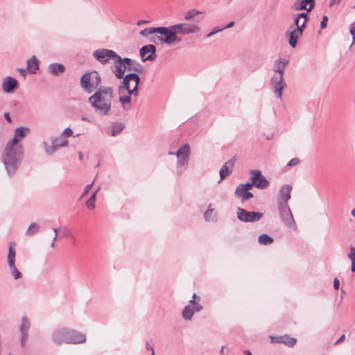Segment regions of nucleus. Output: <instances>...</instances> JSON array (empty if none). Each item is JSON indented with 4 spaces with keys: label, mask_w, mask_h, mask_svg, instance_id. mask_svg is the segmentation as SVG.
Here are the masks:
<instances>
[{
    "label": "nucleus",
    "mask_w": 355,
    "mask_h": 355,
    "mask_svg": "<svg viewBox=\"0 0 355 355\" xmlns=\"http://www.w3.org/2000/svg\"><path fill=\"white\" fill-rule=\"evenodd\" d=\"M30 132V128L25 126H19L15 129L14 137L8 144L14 146H23L20 141L26 137Z\"/></svg>",
    "instance_id": "nucleus-11"
},
{
    "label": "nucleus",
    "mask_w": 355,
    "mask_h": 355,
    "mask_svg": "<svg viewBox=\"0 0 355 355\" xmlns=\"http://www.w3.org/2000/svg\"><path fill=\"white\" fill-rule=\"evenodd\" d=\"M24 155L23 146L7 144L2 154V162L9 176L15 174Z\"/></svg>",
    "instance_id": "nucleus-2"
},
{
    "label": "nucleus",
    "mask_w": 355,
    "mask_h": 355,
    "mask_svg": "<svg viewBox=\"0 0 355 355\" xmlns=\"http://www.w3.org/2000/svg\"><path fill=\"white\" fill-rule=\"evenodd\" d=\"M126 69H127L122 62H114L113 72L118 79L124 78V77L125 76H124V74Z\"/></svg>",
    "instance_id": "nucleus-26"
},
{
    "label": "nucleus",
    "mask_w": 355,
    "mask_h": 355,
    "mask_svg": "<svg viewBox=\"0 0 355 355\" xmlns=\"http://www.w3.org/2000/svg\"><path fill=\"white\" fill-rule=\"evenodd\" d=\"M10 269V272L13 275L15 279H18L21 277V273L17 269L15 264L8 265Z\"/></svg>",
    "instance_id": "nucleus-38"
},
{
    "label": "nucleus",
    "mask_w": 355,
    "mask_h": 355,
    "mask_svg": "<svg viewBox=\"0 0 355 355\" xmlns=\"http://www.w3.org/2000/svg\"><path fill=\"white\" fill-rule=\"evenodd\" d=\"M157 30H158V27L146 28L140 31V35H141L144 37H148V35H150L151 34L157 33Z\"/></svg>",
    "instance_id": "nucleus-37"
},
{
    "label": "nucleus",
    "mask_w": 355,
    "mask_h": 355,
    "mask_svg": "<svg viewBox=\"0 0 355 355\" xmlns=\"http://www.w3.org/2000/svg\"><path fill=\"white\" fill-rule=\"evenodd\" d=\"M176 35L178 34L188 35L199 31V27L196 25L182 23L172 26Z\"/></svg>",
    "instance_id": "nucleus-10"
},
{
    "label": "nucleus",
    "mask_w": 355,
    "mask_h": 355,
    "mask_svg": "<svg viewBox=\"0 0 355 355\" xmlns=\"http://www.w3.org/2000/svg\"><path fill=\"white\" fill-rule=\"evenodd\" d=\"M29 327H30L29 321L26 318H23L21 320V326L19 328V330L21 334V343L22 346L24 345V342L26 341V338L28 336V330Z\"/></svg>",
    "instance_id": "nucleus-23"
},
{
    "label": "nucleus",
    "mask_w": 355,
    "mask_h": 355,
    "mask_svg": "<svg viewBox=\"0 0 355 355\" xmlns=\"http://www.w3.org/2000/svg\"><path fill=\"white\" fill-rule=\"evenodd\" d=\"M339 286H340V282L339 280L338 279V278H334V288L336 289V290H338L339 288Z\"/></svg>",
    "instance_id": "nucleus-53"
},
{
    "label": "nucleus",
    "mask_w": 355,
    "mask_h": 355,
    "mask_svg": "<svg viewBox=\"0 0 355 355\" xmlns=\"http://www.w3.org/2000/svg\"><path fill=\"white\" fill-rule=\"evenodd\" d=\"M235 196L241 198L242 202L247 201L253 197V194L241 187L237 186L234 192Z\"/></svg>",
    "instance_id": "nucleus-24"
},
{
    "label": "nucleus",
    "mask_w": 355,
    "mask_h": 355,
    "mask_svg": "<svg viewBox=\"0 0 355 355\" xmlns=\"http://www.w3.org/2000/svg\"><path fill=\"white\" fill-rule=\"evenodd\" d=\"M307 21L304 20L302 23L300 22V20H299V17H296L295 19V24L297 26L296 28H300L302 31V33H303L304 28L306 27V23Z\"/></svg>",
    "instance_id": "nucleus-40"
},
{
    "label": "nucleus",
    "mask_w": 355,
    "mask_h": 355,
    "mask_svg": "<svg viewBox=\"0 0 355 355\" xmlns=\"http://www.w3.org/2000/svg\"><path fill=\"white\" fill-rule=\"evenodd\" d=\"M234 25V21H232L230 22L228 24H227L225 26H224L223 28H225H225H231Z\"/></svg>",
    "instance_id": "nucleus-59"
},
{
    "label": "nucleus",
    "mask_w": 355,
    "mask_h": 355,
    "mask_svg": "<svg viewBox=\"0 0 355 355\" xmlns=\"http://www.w3.org/2000/svg\"><path fill=\"white\" fill-rule=\"evenodd\" d=\"M214 209L209 208L205 213H204V217L206 220H211V215L213 214Z\"/></svg>",
    "instance_id": "nucleus-45"
},
{
    "label": "nucleus",
    "mask_w": 355,
    "mask_h": 355,
    "mask_svg": "<svg viewBox=\"0 0 355 355\" xmlns=\"http://www.w3.org/2000/svg\"><path fill=\"white\" fill-rule=\"evenodd\" d=\"M244 354L245 355H252V352L249 349L244 350Z\"/></svg>",
    "instance_id": "nucleus-62"
},
{
    "label": "nucleus",
    "mask_w": 355,
    "mask_h": 355,
    "mask_svg": "<svg viewBox=\"0 0 355 355\" xmlns=\"http://www.w3.org/2000/svg\"><path fill=\"white\" fill-rule=\"evenodd\" d=\"M96 192H94L90 198L86 202L87 207L89 209H94L95 208Z\"/></svg>",
    "instance_id": "nucleus-36"
},
{
    "label": "nucleus",
    "mask_w": 355,
    "mask_h": 355,
    "mask_svg": "<svg viewBox=\"0 0 355 355\" xmlns=\"http://www.w3.org/2000/svg\"><path fill=\"white\" fill-rule=\"evenodd\" d=\"M288 64V60L286 59H278L274 62L272 70L275 72L273 76H284L286 67Z\"/></svg>",
    "instance_id": "nucleus-19"
},
{
    "label": "nucleus",
    "mask_w": 355,
    "mask_h": 355,
    "mask_svg": "<svg viewBox=\"0 0 355 355\" xmlns=\"http://www.w3.org/2000/svg\"><path fill=\"white\" fill-rule=\"evenodd\" d=\"M200 13H201V12L196 10H192L187 11L184 13V19L186 20H190L193 17H195L196 15H197Z\"/></svg>",
    "instance_id": "nucleus-39"
},
{
    "label": "nucleus",
    "mask_w": 355,
    "mask_h": 355,
    "mask_svg": "<svg viewBox=\"0 0 355 355\" xmlns=\"http://www.w3.org/2000/svg\"><path fill=\"white\" fill-rule=\"evenodd\" d=\"M250 180H253L254 186L260 189H264L268 187L269 182L262 175L261 172L259 170H252L250 171Z\"/></svg>",
    "instance_id": "nucleus-13"
},
{
    "label": "nucleus",
    "mask_w": 355,
    "mask_h": 355,
    "mask_svg": "<svg viewBox=\"0 0 355 355\" xmlns=\"http://www.w3.org/2000/svg\"><path fill=\"white\" fill-rule=\"evenodd\" d=\"M16 257V250L14 248V245H9L8 249V264L12 265L15 264Z\"/></svg>",
    "instance_id": "nucleus-31"
},
{
    "label": "nucleus",
    "mask_w": 355,
    "mask_h": 355,
    "mask_svg": "<svg viewBox=\"0 0 355 355\" xmlns=\"http://www.w3.org/2000/svg\"><path fill=\"white\" fill-rule=\"evenodd\" d=\"M72 134H73V132H72L71 129L69 128H67L64 130V131L62 132V136L68 137H71L72 135Z\"/></svg>",
    "instance_id": "nucleus-50"
},
{
    "label": "nucleus",
    "mask_w": 355,
    "mask_h": 355,
    "mask_svg": "<svg viewBox=\"0 0 355 355\" xmlns=\"http://www.w3.org/2000/svg\"><path fill=\"white\" fill-rule=\"evenodd\" d=\"M19 87L17 80L10 76L6 77L2 83V89L6 93H13Z\"/></svg>",
    "instance_id": "nucleus-18"
},
{
    "label": "nucleus",
    "mask_w": 355,
    "mask_h": 355,
    "mask_svg": "<svg viewBox=\"0 0 355 355\" xmlns=\"http://www.w3.org/2000/svg\"><path fill=\"white\" fill-rule=\"evenodd\" d=\"M258 241L260 244L272 243L273 239L267 234H261L258 238Z\"/></svg>",
    "instance_id": "nucleus-35"
},
{
    "label": "nucleus",
    "mask_w": 355,
    "mask_h": 355,
    "mask_svg": "<svg viewBox=\"0 0 355 355\" xmlns=\"http://www.w3.org/2000/svg\"><path fill=\"white\" fill-rule=\"evenodd\" d=\"M255 182L253 180H251L250 182L246 183V184H241L239 186L241 187L245 190H250L253 186H254Z\"/></svg>",
    "instance_id": "nucleus-42"
},
{
    "label": "nucleus",
    "mask_w": 355,
    "mask_h": 355,
    "mask_svg": "<svg viewBox=\"0 0 355 355\" xmlns=\"http://www.w3.org/2000/svg\"><path fill=\"white\" fill-rule=\"evenodd\" d=\"M124 124L123 123H115L112 125V136H116L119 134L124 128Z\"/></svg>",
    "instance_id": "nucleus-34"
},
{
    "label": "nucleus",
    "mask_w": 355,
    "mask_h": 355,
    "mask_svg": "<svg viewBox=\"0 0 355 355\" xmlns=\"http://www.w3.org/2000/svg\"><path fill=\"white\" fill-rule=\"evenodd\" d=\"M189 304H191V306H193L196 304H199L198 302L196 301L195 299H191L189 301Z\"/></svg>",
    "instance_id": "nucleus-58"
},
{
    "label": "nucleus",
    "mask_w": 355,
    "mask_h": 355,
    "mask_svg": "<svg viewBox=\"0 0 355 355\" xmlns=\"http://www.w3.org/2000/svg\"><path fill=\"white\" fill-rule=\"evenodd\" d=\"M340 1L338 0H331L329 2V7L333 6L336 3H339Z\"/></svg>",
    "instance_id": "nucleus-57"
},
{
    "label": "nucleus",
    "mask_w": 355,
    "mask_h": 355,
    "mask_svg": "<svg viewBox=\"0 0 355 355\" xmlns=\"http://www.w3.org/2000/svg\"><path fill=\"white\" fill-rule=\"evenodd\" d=\"M190 153V148L188 144L182 146L176 153L178 162V166H184L188 161V157Z\"/></svg>",
    "instance_id": "nucleus-16"
},
{
    "label": "nucleus",
    "mask_w": 355,
    "mask_h": 355,
    "mask_svg": "<svg viewBox=\"0 0 355 355\" xmlns=\"http://www.w3.org/2000/svg\"><path fill=\"white\" fill-rule=\"evenodd\" d=\"M147 22H148V21H144V20H142V21H139L137 22V25H138V26H139V25H141V24H146V23H147Z\"/></svg>",
    "instance_id": "nucleus-63"
},
{
    "label": "nucleus",
    "mask_w": 355,
    "mask_h": 355,
    "mask_svg": "<svg viewBox=\"0 0 355 355\" xmlns=\"http://www.w3.org/2000/svg\"><path fill=\"white\" fill-rule=\"evenodd\" d=\"M128 75H133L136 78H137L138 80H135V78H132L133 80H130L128 82V84H129V87H130V90L134 89L135 85L137 86V95H138V85L140 82L139 76L136 73H128Z\"/></svg>",
    "instance_id": "nucleus-33"
},
{
    "label": "nucleus",
    "mask_w": 355,
    "mask_h": 355,
    "mask_svg": "<svg viewBox=\"0 0 355 355\" xmlns=\"http://www.w3.org/2000/svg\"><path fill=\"white\" fill-rule=\"evenodd\" d=\"M47 71L53 76H58L65 72V67L60 63H51L48 66Z\"/></svg>",
    "instance_id": "nucleus-21"
},
{
    "label": "nucleus",
    "mask_w": 355,
    "mask_h": 355,
    "mask_svg": "<svg viewBox=\"0 0 355 355\" xmlns=\"http://www.w3.org/2000/svg\"><path fill=\"white\" fill-rule=\"evenodd\" d=\"M146 347L148 351H153V348L149 345L148 343H146Z\"/></svg>",
    "instance_id": "nucleus-60"
},
{
    "label": "nucleus",
    "mask_w": 355,
    "mask_h": 355,
    "mask_svg": "<svg viewBox=\"0 0 355 355\" xmlns=\"http://www.w3.org/2000/svg\"><path fill=\"white\" fill-rule=\"evenodd\" d=\"M52 340L57 344L63 343L79 344L85 342L86 336L73 329H61L53 332Z\"/></svg>",
    "instance_id": "nucleus-3"
},
{
    "label": "nucleus",
    "mask_w": 355,
    "mask_h": 355,
    "mask_svg": "<svg viewBox=\"0 0 355 355\" xmlns=\"http://www.w3.org/2000/svg\"><path fill=\"white\" fill-rule=\"evenodd\" d=\"M60 138H55L54 139V141L55 142V144L58 148L60 147H63V146H67L68 145V143L69 141L67 140H63V141H60Z\"/></svg>",
    "instance_id": "nucleus-41"
},
{
    "label": "nucleus",
    "mask_w": 355,
    "mask_h": 355,
    "mask_svg": "<svg viewBox=\"0 0 355 355\" xmlns=\"http://www.w3.org/2000/svg\"><path fill=\"white\" fill-rule=\"evenodd\" d=\"M157 33L161 35V36L157 37L159 41L168 45H172L182 41V38L176 35L172 26L169 27H158Z\"/></svg>",
    "instance_id": "nucleus-6"
},
{
    "label": "nucleus",
    "mask_w": 355,
    "mask_h": 355,
    "mask_svg": "<svg viewBox=\"0 0 355 355\" xmlns=\"http://www.w3.org/2000/svg\"><path fill=\"white\" fill-rule=\"evenodd\" d=\"M203 309L200 304L193 306L191 304L187 305L182 310V316L185 320H191L196 312H199Z\"/></svg>",
    "instance_id": "nucleus-17"
},
{
    "label": "nucleus",
    "mask_w": 355,
    "mask_h": 355,
    "mask_svg": "<svg viewBox=\"0 0 355 355\" xmlns=\"http://www.w3.org/2000/svg\"><path fill=\"white\" fill-rule=\"evenodd\" d=\"M4 117L6 119V120L8 122V123H11L12 120H11V118L10 116V114L9 113H5L4 114Z\"/></svg>",
    "instance_id": "nucleus-56"
},
{
    "label": "nucleus",
    "mask_w": 355,
    "mask_h": 355,
    "mask_svg": "<svg viewBox=\"0 0 355 355\" xmlns=\"http://www.w3.org/2000/svg\"><path fill=\"white\" fill-rule=\"evenodd\" d=\"M270 83L277 97L281 100L283 90L286 87V84L284 80V76H272L270 79Z\"/></svg>",
    "instance_id": "nucleus-14"
},
{
    "label": "nucleus",
    "mask_w": 355,
    "mask_h": 355,
    "mask_svg": "<svg viewBox=\"0 0 355 355\" xmlns=\"http://www.w3.org/2000/svg\"><path fill=\"white\" fill-rule=\"evenodd\" d=\"M292 187L289 184L283 185L279 191V196L283 200L282 203H287L288 200L291 198V192Z\"/></svg>",
    "instance_id": "nucleus-25"
},
{
    "label": "nucleus",
    "mask_w": 355,
    "mask_h": 355,
    "mask_svg": "<svg viewBox=\"0 0 355 355\" xmlns=\"http://www.w3.org/2000/svg\"><path fill=\"white\" fill-rule=\"evenodd\" d=\"M327 21H328V17L327 15H324L322 17V19L320 22V28L322 29H324L327 27Z\"/></svg>",
    "instance_id": "nucleus-48"
},
{
    "label": "nucleus",
    "mask_w": 355,
    "mask_h": 355,
    "mask_svg": "<svg viewBox=\"0 0 355 355\" xmlns=\"http://www.w3.org/2000/svg\"><path fill=\"white\" fill-rule=\"evenodd\" d=\"M94 58L101 64H106L110 59L115 60L118 54L110 49H99L93 52Z\"/></svg>",
    "instance_id": "nucleus-9"
},
{
    "label": "nucleus",
    "mask_w": 355,
    "mask_h": 355,
    "mask_svg": "<svg viewBox=\"0 0 355 355\" xmlns=\"http://www.w3.org/2000/svg\"><path fill=\"white\" fill-rule=\"evenodd\" d=\"M297 17H299V20H300L301 18H303L304 20L308 21V14L306 12L300 13Z\"/></svg>",
    "instance_id": "nucleus-52"
},
{
    "label": "nucleus",
    "mask_w": 355,
    "mask_h": 355,
    "mask_svg": "<svg viewBox=\"0 0 355 355\" xmlns=\"http://www.w3.org/2000/svg\"><path fill=\"white\" fill-rule=\"evenodd\" d=\"M352 215L355 217V209H352L351 212Z\"/></svg>",
    "instance_id": "nucleus-64"
},
{
    "label": "nucleus",
    "mask_w": 355,
    "mask_h": 355,
    "mask_svg": "<svg viewBox=\"0 0 355 355\" xmlns=\"http://www.w3.org/2000/svg\"><path fill=\"white\" fill-rule=\"evenodd\" d=\"M234 162L232 159L226 162L220 170V178L221 180H224L227 176L232 173Z\"/></svg>",
    "instance_id": "nucleus-22"
},
{
    "label": "nucleus",
    "mask_w": 355,
    "mask_h": 355,
    "mask_svg": "<svg viewBox=\"0 0 355 355\" xmlns=\"http://www.w3.org/2000/svg\"><path fill=\"white\" fill-rule=\"evenodd\" d=\"M315 6V0H301L297 1L294 3L295 10H306L307 12L311 11Z\"/></svg>",
    "instance_id": "nucleus-20"
},
{
    "label": "nucleus",
    "mask_w": 355,
    "mask_h": 355,
    "mask_svg": "<svg viewBox=\"0 0 355 355\" xmlns=\"http://www.w3.org/2000/svg\"><path fill=\"white\" fill-rule=\"evenodd\" d=\"M114 89L112 87L101 86L88 99L94 111L102 115H108L112 109Z\"/></svg>",
    "instance_id": "nucleus-1"
},
{
    "label": "nucleus",
    "mask_w": 355,
    "mask_h": 355,
    "mask_svg": "<svg viewBox=\"0 0 355 355\" xmlns=\"http://www.w3.org/2000/svg\"><path fill=\"white\" fill-rule=\"evenodd\" d=\"M352 262V267L351 270L352 272H355V261H351Z\"/></svg>",
    "instance_id": "nucleus-61"
},
{
    "label": "nucleus",
    "mask_w": 355,
    "mask_h": 355,
    "mask_svg": "<svg viewBox=\"0 0 355 355\" xmlns=\"http://www.w3.org/2000/svg\"><path fill=\"white\" fill-rule=\"evenodd\" d=\"M38 61L35 55L27 60V69L31 73H35L38 70Z\"/></svg>",
    "instance_id": "nucleus-28"
},
{
    "label": "nucleus",
    "mask_w": 355,
    "mask_h": 355,
    "mask_svg": "<svg viewBox=\"0 0 355 355\" xmlns=\"http://www.w3.org/2000/svg\"><path fill=\"white\" fill-rule=\"evenodd\" d=\"M302 35V31L300 28H296L290 33L288 43L293 48L295 47L297 43V40Z\"/></svg>",
    "instance_id": "nucleus-27"
},
{
    "label": "nucleus",
    "mask_w": 355,
    "mask_h": 355,
    "mask_svg": "<svg viewBox=\"0 0 355 355\" xmlns=\"http://www.w3.org/2000/svg\"><path fill=\"white\" fill-rule=\"evenodd\" d=\"M40 226L37 223H32L26 230V234L32 236L35 234L40 230Z\"/></svg>",
    "instance_id": "nucleus-32"
},
{
    "label": "nucleus",
    "mask_w": 355,
    "mask_h": 355,
    "mask_svg": "<svg viewBox=\"0 0 355 355\" xmlns=\"http://www.w3.org/2000/svg\"><path fill=\"white\" fill-rule=\"evenodd\" d=\"M51 144H52L51 145H48V144L46 142H45V141L43 142V145L44 146L45 152L48 155L53 154L58 149V147L55 144L54 139L52 140Z\"/></svg>",
    "instance_id": "nucleus-30"
},
{
    "label": "nucleus",
    "mask_w": 355,
    "mask_h": 355,
    "mask_svg": "<svg viewBox=\"0 0 355 355\" xmlns=\"http://www.w3.org/2000/svg\"><path fill=\"white\" fill-rule=\"evenodd\" d=\"M279 211L284 225L289 229L295 230L297 225L288 203H279Z\"/></svg>",
    "instance_id": "nucleus-7"
},
{
    "label": "nucleus",
    "mask_w": 355,
    "mask_h": 355,
    "mask_svg": "<svg viewBox=\"0 0 355 355\" xmlns=\"http://www.w3.org/2000/svg\"><path fill=\"white\" fill-rule=\"evenodd\" d=\"M299 162H300V159L298 158H293L288 162V163L287 164V166H293L297 165Z\"/></svg>",
    "instance_id": "nucleus-51"
},
{
    "label": "nucleus",
    "mask_w": 355,
    "mask_h": 355,
    "mask_svg": "<svg viewBox=\"0 0 355 355\" xmlns=\"http://www.w3.org/2000/svg\"><path fill=\"white\" fill-rule=\"evenodd\" d=\"M132 70L135 72L141 73L143 67L139 63H136L135 67H132Z\"/></svg>",
    "instance_id": "nucleus-49"
},
{
    "label": "nucleus",
    "mask_w": 355,
    "mask_h": 355,
    "mask_svg": "<svg viewBox=\"0 0 355 355\" xmlns=\"http://www.w3.org/2000/svg\"><path fill=\"white\" fill-rule=\"evenodd\" d=\"M80 86L87 93L90 94L98 89L101 83V77L98 72L93 71L85 73L80 78Z\"/></svg>",
    "instance_id": "nucleus-5"
},
{
    "label": "nucleus",
    "mask_w": 355,
    "mask_h": 355,
    "mask_svg": "<svg viewBox=\"0 0 355 355\" xmlns=\"http://www.w3.org/2000/svg\"><path fill=\"white\" fill-rule=\"evenodd\" d=\"M94 182L93 181L91 184L87 185L85 187L84 191L83 192V193H82V195H81V196L80 198V199L84 198L89 193V191L91 190V189H92V186L94 184Z\"/></svg>",
    "instance_id": "nucleus-44"
},
{
    "label": "nucleus",
    "mask_w": 355,
    "mask_h": 355,
    "mask_svg": "<svg viewBox=\"0 0 355 355\" xmlns=\"http://www.w3.org/2000/svg\"><path fill=\"white\" fill-rule=\"evenodd\" d=\"M270 338L272 343H282L288 347H293L297 343V339L288 334L270 336Z\"/></svg>",
    "instance_id": "nucleus-15"
},
{
    "label": "nucleus",
    "mask_w": 355,
    "mask_h": 355,
    "mask_svg": "<svg viewBox=\"0 0 355 355\" xmlns=\"http://www.w3.org/2000/svg\"><path fill=\"white\" fill-rule=\"evenodd\" d=\"M139 54L143 62L154 61L157 58L156 47L153 44L143 46Z\"/></svg>",
    "instance_id": "nucleus-12"
},
{
    "label": "nucleus",
    "mask_w": 355,
    "mask_h": 355,
    "mask_svg": "<svg viewBox=\"0 0 355 355\" xmlns=\"http://www.w3.org/2000/svg\"><path fill=\"white\" fill-rule=\"evenodd\" d=\"M53 231H54L55 235H54L53 241L51 244H54L55 241H60L61 237L62 236V234H60L58 233V232H60V230H58V229L55 228V229H53Z\"/></svg>",
    "instance_id": "nucleus-43"
},
{
    "label": "nucleus",
    "mask_w": 355,
    "mask_h": 355,
    "mask_svg": "<svg viewBox=\"0 0 355 355\" xmlns=\"http://www.w3.org/2000/svg\"><path fill=\"white\" fill-rule=\"evenodd\" d=\"M132 78H135L136 80H138L137 78L133 75H125L123 81L118 86L119 101L125 110L127 109L126 105H130L131 103V96H137L136 85L134 89L130 90L128 82L130 80H133Z\"/></svg>",
    "instance_id": "nucleus-4"
},
{
    "label": "nucleus",
    "mask_w": 355,
    "mask_h": 355,
    "mask_svg": "<svg viewBox=\"0 0 355 355\" xmlns=\"http://www.w3.org/2000/svg\"><path fill=\"white\" fill-rule=\"evenodd\" d=\"M225 28H217V27H215L213 28L212 31H211L209 34H207V37H211L212 35H214V34L224 30Z\"/></svg>",
    "instance_id": "nucleus-47"
},
{
    "label": "nucleus",
    "mask_w": 355,
    "mask_h": 355,
    "mask_svg": "<svg viewBox=\"0 0 355 355\" xmlns=\"http://www.w3.org/2000/svg\"><path fill=\"white\" fill-rule=\"evenodd\" d=\"M263 213L248 211L243 208L237 209V218L239 220L245 223H254L259 221L263 218Z\"/></svg>",
    "instance_id": "nucleus-8"
},
{
    "label": "nucleus",
    "mask_w": 355,
    "mask_h": 355,
    "mask_svg": "<svg viewBox=\"0 0 355 355\" xmlns=\"http://www.w3.org/2000/svg\"><path fill=\"white\" fill-rule=\"evenodd\" d=\"M348 257L351 261H355V246L351 245L350 252L348 254Z\"/></svg>",
    "instance_id": "nucleus-46"
},
{
    "label": "nucleus",
    "mask_w": 355,
    "mask_h": 355,
    "mask_svg": "<svg viewBox=\"0 0 355 355\" xmlns=\"http://www.w3.org/2000/svg\"><path fill=\"white\" fill-rule=\"evenodd\" d=\"M345 340V334H343L335 343V345H338L342 342H343Z\"/></svg>",
    "instance_id": "nucleus-55"
},
{
    "label": "nucleus",
    "mask_w": 355,
    "mask_h": 355,
    "mask_svg": "<svg viewBox=\"0 0 355 355\" xmlns=\"http://www.w3.org/2000/svg\"><path fill=\"white\" fill-rule=\"evenodd\" d=\"M350 34L352 36L355 35V21L351 25V27H350Z\"/></svg>",
    "instance_id": "nucleus-54"
},
{
    "label": "nucleus",
    "mask_w": 355,
    "mask_h": 355,
    "mask_svg": "<svg viewBox=\"0 0 355 355\" xmlns=\"http://www.w3.org/2000/svg\"><path fill=\"white\" fill-rule=\"evenodd\" d=\"M114 62H122L124 64V66L125 67V68L129 71L132 70V65L135 62V61H133L130 58H121L119 55H118V58L117 57L115 58Z\"/></svg>",
    "instance_id": "nucleus-29"
}]
</instances>
